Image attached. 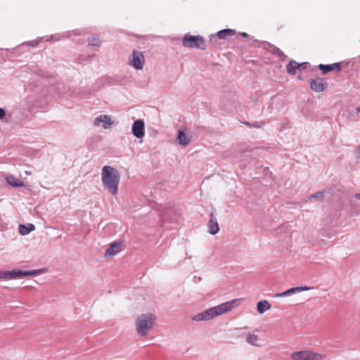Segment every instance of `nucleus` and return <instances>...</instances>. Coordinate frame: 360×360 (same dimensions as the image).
I'll return each mask as SVG.
<instances>
[{"instance_id": "1", "label": "nucleus", "mask_w": 360, "mask_h": 360, "mask_svg": "<svg viewBox=\"0 0 360 360\" xmlns=\"http://www.w3.org/2000/svg\"><path fill=\"white\" fill-rule=\"evenodd\" d=\"M101 181L104 188L110 193L112 195L117 194L120 174L115 168L105 165L101 170Z\"/></svg>"}, {"instance_id": "2", "label": "nucleus", "mask_w": 360, "mask_h": 360, "mask_svg": "<svg viewBox=\"0 0 360 360\" xmlns=\"http://www.w3.org/2000/svg\"><path fill=\"white\" fill-rule=\"evenodd\" d=\"M238 301V300H232L202 311L205 321H210L216 316L231 311L236 307Z\"/></svg>"}, {"instance_id": "3", "label": "nucleus", "mask_w": 360, "mask_h": 360, "mask_svg": "<svg viewBox=\"0 0 360 360\" xmlns=\"http://www.w3.org/2000/svg\"><path fill=\"white\" fill-rule=\"evenodd\" d=\"M155 316L152 314H142L136 321V329L139 335L146 336L154 325Z\"/></svg>"}, {"instance_id": "4", "label": "nucleus", "mask_w": 360, "mask_h": 360, "mask_svg": "<svg viewBox=\"0 0 360 360\" xmlns=\"http://www.w3.org/2000/svg\"><path fill=\"white\" fill-rule=\"evenodd\" d=\"M46 271L45 269H34L30 271H22L20 269H13L12 271H0V279H16L22 276H38Z\"/></svg>"}, {"instance_id": "5", "label": "nucleus", "mask_w": 360, "mask_h": 360, "mask_svg": "<svg viewBox=\"0 0 360 360\" xmlns=\"http://www.w3.org/2000/svg\"><path fill=\"white\" fill-rule=\"evenodd\" d=\"M182 44L184 47L189 49H206L205 41L204 38L200 35L193 36L189 34H186L183 38Z\"/></svg>"}, {"instance_id": "6", "label": "nucleus", "mask_w": 360, "mask_h": 360, "mask_svg": "<svg viewBox=\"0 0 360 360\" xmlns=\"http://www.w3.org/2000/svg\"><path fill=\"white\" fill-rule=\"evenodd\" d=\"M321 357L322 356L318 353L307 350L294 352L291 354L293 360H319Z\"/></svg>"}, {"instance_id": "7", "label": "nucleus", "mask_w": 360, "mask_h": 360, "mask_svg": "<svg viewBox=\"0 0 360 360\" xmlns=\"http://www.w3.org/2000/svg\"><path fill=\"white\" fill-rule=\"evenodd\" d=\"M145 63V58L143 53L134 50L132 57L129 60V64L134 67L136 70H142Z\"/></svg>"}, {"instance_id": "8", "label": "nucleus", "mask_w": 360, "mask_h": 360, "mask_svg": "<svg viewBox=\"0 0 360 360\" xmlns=\"http://www.w3.org/2000/svg\"><path fill=\"white\" fill-rule=\"evenodd\" d=\"M328 87L327 82L321 77H317L310 82V88L315 92H323Z\"/></svg>"}, {"instance_id": "9", "label": "nucleus", "mask_w": 360, "mask_h": 360, "mask_svg": "<svg viewBox=\"0 0 360 360\" xmlns=\"http://www.w3.org/2000/svg\"><path fill=\"white\" fill-rule=\"evenodd\" d=\"M132 133L134 136L141 139L145 135V125L141 120H136L132 125Z\"/></svg>"}, {"instance_id": "10", "label": "nucleus", "mask_w": 360, "mask_h": 360, "mask_svg": "<svg viewBox=\"0 0 360 360\" xmlns=\"http://www.w3.org/2000/svg\"><path fill=\"white\" fill-rule=\"evenodd\" d=\"M302 66L309 67L310 64L307 62L298 63L294 60H290L286 65V71L289 75H294L296 73V70L300 69Z\"/></svg>"}, {"instance_id": "11", "label": "nucleus", "mask_w": 360, "mask_h": 360, "mask_svg": "<svg viewBox=\"0 0 360 360\" xmlns=\"http://www.w3.org/2000/svg\"><path fill=\"white\" fill-rule=\"evenodd\" d=\"M101 123H103V127L104 129H108L112 124V121L110 116L102 115L97 117L94 122L95 126H99Z\"/></svg>"}, {"instance_id": "12", "label": "nucleus", "mask_w": 360, "mask_h": 360, "mask_svg": "<svg viewBox=\"0 0 360 360\" xmlns=\"http://www.w3.org/2000/svg\"><path fill=\"white\" fill-rule=\"evenodd\" d=\"M208 232L211 235L217 233L219 231V226L217 218L213 213L210 214V220L207 223Z\"/></svg>"}, {"instance_id": "13", "label": "nucleus", "mask_w": 360, "mask_h": 360, "mask_svg": "<svg viewBox=\"0 0 360 360\" xmlns=\"http://www.w3.org/2000/svg\"><path fill=\"white\" fill-rule=\"evenodd\" d=\"M318 68L320 70H321L323 74H326V73L333 71V70L340 72L341 70V65L339 63H335L328 64V65L320 64V65H319Z\"/></svg>"}, {"instance_id": "14", "label": "nucleus", "mask_w": 360, "mask_h": 360, "mask_svg": "<svg viewBox=\"0 0 360 360\" xmlns=\"http://www.w3.org/2000/svg\"><path fill=\"white\" fill-rule=\"evenodd\" d=\"M121 251V243L117 242L111 243L105 252L106 257H113Z\"/></svg>"}, {"instance_id": "15", "label": "nucleus", "mask_w": 360, "mask_h": 360, "mask_svg": "<svg viewBox=\"0 0 360 360\" xmlns=\"http://www.w3.org/2000/svg\"><path fill=\"white\" fill-rule=\"evenodd\" d=\"M234 34H235L234 30L224 29V30L217 32L216 35L212 34L210 36V41L212 40V38H215L216 36L219 39H225L227 36L233 35Z\"/></svg>"}, {"instance_id": "16", "label": "nucleus", "mask_w": 360, "mask_h": 360, "mask_svg": "<svg viewBox=\"0 0 360 360\" xmlns=\"http://www.w3.org/2000/svg\"><path fill=\"white\" fill-rule=\"evenodd\" d=\"M35 229V226L33 224H20L18 231L20 235L25 236Z\"/></svg>"}, {"instance_id": "17", "label": "nucleus", "mask_w": 360, "mask_h": 360, "mask_svg": "<svg viewBox=\"0 0 360 360\" xmlns=\"http://www.w3.org/2000/svg\"><path fill=\"white\" fill-rule=\"evenodd\" d=\"M176 140L179 144L183 146H188L191 142V139L188 138L182 130L179 131Z\"/></svg>"}, {"instance_id": "18", "label": "nucleus", "mask_w": 360, "mask_h": 360, "mask_svg": "<svg viewBox=\"0 0 360 360\" xmlns=\"http://www.w3.org/2000/svg\"><path fill=\"white\" fill-rule=\"evenodd\" d=\"M271 308V304L266 300H261L257 304V309L259 314H262Z\"/></svg>"}, {"instance_id": "19", "label": "nucleus", "mask_w": 360, "mask_h": 360, "mask_svg": "<svg viewBox=\"0 0 360 360\" xmlns=\"http://www.w3.org/2000/svg\"><path fill=\"white\" fill-rule=\"evenodd\" d=\"M295 293H297V292L294 287V288H290L283 292L276 294L275 297H281L290 296Z\"/></svg>"}, {"instance_id": "20", "label": "nucleus", "mask_w": 360, "mask_h": 360, "mask_svg": "<svg viewBox=\"0 0 360 360\" xmlns=\"http://www.w3.org/2000/svg\"><path fill=\"white\" fill-rule=\"evenodd\" d=\"M258 336L255 334H250L246 338V341L248 343L252 345H257V342L258 341Z\"/></svg>"}, {"instance_id": "21", "label": "nucleus", "mask_w": 360, "mask_h": 360, "mask_svg": "<svg viewBox=\"0 0 360 360\" xmlns=\"http://www.w3.org/2000/svg\"><path fill=\"white\" fill-rule=\"evenodd\" d=\"M88 43L89 46H100V40L98 37H93L92 38L88 40Z\"/></svg>"}, {"instance_id": "22", "label": "nucleus", "mask_w": 360, "mask_h": 360, "mask_svg": "<svg viewBox=\"0 0 360 360\" xmlns=\"http://www.w3.org/2000/svg\"><path fill=\"white\" fill-rule=\"evenodd\" d=\"M12 180L13 181H11L9 179H8V182L11 186L15 187H20L23 185V183L22 181H20L18 179H15L13 177H12Z\"/></svg>"}, {"instance_id": "23", "label": "nucleus", "mask_w": 360, "mask_h": 360, "mask_svg": "<svg viewBox=\"0 0 360 360\" xmlns=\"http://www.w3.org/2000/svg\"><path fill=\"white\" fill-rule=\"evenodd\" d=\"M273 53L274 54H276L281 60L287 58L284 53L282 51H281L278 48H274Z\"/></svg>"}, {"instance_id": "24", "label": "nucleus", "mask_w": 360, "mask_h": 360, "mask_svg": "<svg viewBox=\"0 0 360 360\" xmlns=\"http://www.w3.org/2000/svg\"><path fill=\"white\" fill-rule=\"evenodd\" d=\"M192 320H193V321H197V322H198V321H205V317H204V316H203L202 313V312H200V313H198V314H197L194 315V316L192 317Z\"/></svg>"}, {"instance_id": "25", "label": "nucleus", "mask_w": 360, "mask_h": 360, "mask_svg": "<svg viewBox=\"0 0 360 360\" xmlns=\"http://www.w3.org/2000/svg\"><path fill=\"white\" fill-rule=\"evenodd\" d=\"M323 198V192H316L311 195L309 196V199H312V198H317V199H319V200H322Z\"/></svg>"}, {"instance_id": "26", "label": "nucleus", "mask_w": 360, "mask_h": 360, "mask_svg": "<svg viewBox=\"0 0 360 360\" xmlns=\"http://www.w3.org/2000/svg\"><path fill=\"white\" fill-rule=\"evenodd\" d=\"M264 125H265L264 122H255L254 123H252L251 127L259 129V128L263 127Z\"/></svg>"}, {"instance_id": "27", "label": "nucleus", "mask_w": 360, "mask_h": 360, "mask_svg": "<svg viewBox=\"0 0 360 360\" xmlns=\"http://www.w3.org/2000/svg\"><path fill=\"white\" fill-rule=\"evenodd\" d=\"M295 289L296 290L297 292H300L301 291H306L310 289L309 287L307 286H297L295 287Z\"/></svg>"}, {"instance_id": "28", "label": "nucleus", "mask_w": 360, "mask_h": 360, "mask_svg": "<svg viewBox=\"0 0 360 360\" xmlns=\"http://www.w3.org/2000/svg\"><path fill=\"white\" fill-rule=\"evenodd\" d=\"M6 116L5 110L0 108V119H3Z\"/></svg>"}, {"instance_id": "29", "label": "nucleus", "mask_w": 360, "mask_h": 360, "mask_svg": "<svg viewBox=\"0 0 360 360\" xmlns=\"http://www.w3.org/2000/svg\"><path fill=\"white\" fill-rule=\"evenodd\" d=\"M356 155H357V157L359 158H360V146L358 147V148L356 149Z\"/></svg>"}, {"instance_id": "30", "label": "nucleus", "mask_w": 360, "mask_h": 360, "mask_svg": "<svg viewBox=\"0 0 360 360\" xmlns=\"http://www.w3.org/2000/svg\"><path fill=\"white\" fill-rule=\"evenodd\" d=\"M240 35L243 36V37H248V34L246 32H241Z\"/></svg>"}, {"instance_id": "31", "label": "nucleus", "mask_w": 360, "mask_h": 360, "mask_svg": "<svg viewBox=\"0 0 360 360\" xmlns=\"http://www.w3.org/2000/svg\"><path fill=\"white\" fill-rule=\"evenodd\" d=\"M244 124L249 127H251V125H252V123L249 122H245Z\"/></svg>"}, {"instance_id": "32", "label": "nucleus", "mask_w": 360, "mask_h": 360, "mask_svg": "<svg viewBox=\"0 0 360 360\" xmlns=\"http://www.w3.org/2000/svg\"><path fill=\"white\" fill-rule=\"evenodd\" d=\"M356 198L360 200V193H357L355 195Z\"/></svg>"}, {"instance_id": "33", "label": "nucleus", "mask_w": 360, "mask_h": 360, "mask_svg": "<svg viewBox=\"0 0 360 360\" xmlns=\"http://www.w3.org/2000/svg\"><path fill=\"white\" fill-rule=\"evenodd\" d=\"M307 68V67L302 66V67H301V68H300V69H298V70L301 71L302 70H304V69H305V68Z\"/></svg>"}, {"instance_id": "34", "label": "nucleus", "mask_w": 360, "mask_h": 360, "mask_svg": "<svg viewBox=\"0 0 360 360\" xmlns=\"http://www.w3.org/2000/svg\"><path fill=\"white\" fill-rule=\"evenodd\" d=\"M65 34H66V37H70V36L71 35V34H69L68 32V33H66Z\"/></svg>"}, {"instance_id": "35", "label": "nucleus", "mask_w": 360, "mask_h": 360, "mask_svg": "<svg viewBox=\"0 0 360 360\" xmlns=\"http://www.w3.org/2000/svg\"><path fill=\"white\" fill-rule=\"evenodd\" d=\"M356 111L360 112V108L359 107L356 108Z\"/></svg>"}]
</instances>
